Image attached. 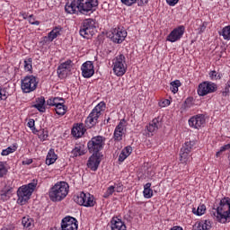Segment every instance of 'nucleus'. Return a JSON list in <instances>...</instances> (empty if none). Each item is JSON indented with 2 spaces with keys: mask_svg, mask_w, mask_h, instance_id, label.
Segmentation results:
<instances>
[{
  "mask_svg": "<svg viewBox=\"0 0 230 230\" xmlns=\"http://www.w3.org/2000/svg\"><path fill=\"white\" fill-rule=\"evenodd\" d=\"M31 222H33V220L31 218H30L29 217H24L22 219V224L23 226V227H26L28 229V227H31Z\"/></svg>",
  "mask_w": 230,
  "mask_h": 230,
  "instance_id": "obj_38",
  "label": "nucleus"
},
{
  "mask_svg": "<svg viewBox=\"0 0 230 230\" xmlns=\"http://www.w3.org/2000/svg\"><path fill=\"white\" fill-rule=\"evenodd\" d=\"M159 105L161 107H168V105H170V100L164 99V101L159 102Z\"/></svg>",
  "mask_w": 230,
  "mask_h": 230,
  "instance_id": "obj_49",
  "label": "nucleus"
},
{
  "mask_svg": "<svg viewBox=\"0 0 230 230\" xmlns=\"http://www.w3.org/2000/svg\"><path fill=\"white\" fill-rule=\"evenodd\" d=\"M211 229V221L209 219L201 220L193 226V230H209Z\"/></svg>",
  "mask_w": 230,
  "mask_h": 230,
  "instance_id": "obj_25",
  "label": "nucleus"
},
{
  "mask_svg": "<svg viewBox=\"0 0 230 230\" xmlns=\"http://www.w3.org/2000/svg\"><path fill=\"white\" fill-rule=\"evenodd\" d=\"M122 4H125L126 6H132V4H135V3H137V0H120Z\"/></svg>",
  "mask_w": 230,
  "mask_h": 230,
  "instance_id": "obj_46",
  "label": "nucleus"
},
{
  "mask_svg": "<svg viewBox=\"0 0 230 230\" xmlns=\"http://www.w3.org/2000/svg\"><path fill=\"white\" fill-rule=\"evenodd\" d=\"M166 3L169 6H175L179 3V0H166Z\"/></svg>",
  "mask_w": 230,
  "mask_h": 230,
  "instance_id": "obj_52",
  "label": "nucleus"
},
{
  "mask_svg": "<svg viewBox=\"0 0 230 230\" xmlns=\"http://www.w3.org/2000/svg\"><path fill=\"white\" fill-rule=\"evenodd\" d=\"M192 213L197 215V217H202L206 213V205L202 204L198 207V208H192Z\"/></svg>",
  "mask_w": 230,
  "mask_h": 230,
  "instance_id": "obj_35",
  "label": "nucleus"
},
{
  "mask_svg": "<svg viewBox=\"0 0 230 230\" xmlns=\"http://www.w3.org/2000/svg\"><path fill=\"white\" fill-rule=\"evenodd\" d=\"M102 111H105V102H101L94 107V109L85 119L86 128H93V127H94V125L98 123V119L100 118V116H102Z\"/></svg>",
  "mask_w": 230,
  "mask_h": 230,
  "instance_id": "obj_4",
  "label": "nucleus"
},
{
  "mask_svg": "<svg viewBox=\"0 0 230 230\" xmlns=\"http://www.w3.org/2000/svg\"><path fill=\"white\" fill-rule=\"evenodd\" d=\"M206 30V25L202 24L199 26V31L202 33Z\"/></svg>",
  "mask_w": 230,
  "mask_h": 230,
  "instance_id": "obj_56",
  "label": "nucleus"
},
{
  "mask_svg": "<svg viewBox=\"0 0 230 230\" xmlns=\"http://www.w3.org/2000/svg\"><path fill=\"white\" fill-rule=\"evenodd\" d=\"M55 111L58 116H64L67 112V106L64 105V102L58 104L55 108Z\"/></svg>",
  "mask_w": 230,
  "mask_h": 230,
  "instance_id": "obj_34",
  "label": "nucleus"
},
{
  "mask_svg": "<svg viewBox=\"0 0 230 230\" xmlns=\"http://www.w3.org/2000/svg\"><path fill=\"white\" fill-rule=\"evenodd\" d=\"M72 157H80L87 154V149L84 144H76L75 148L71 151Z\"/></svg>",
  "mask_w": 230,
  "mask_h": 230,
  "instance_id": "obj_22",
  "label": "nucleus"
},
{
  "mask_svg": "<svg viewBox=\"0 0 230 230\" xmlns=\"http://www.w3.org/2000/svg\"><path fill=\"white\" fill-rule=\"evenodd\" d=\"M212 215L216 217L220 224H226L230 218V199L223 198L220 200L219 206L216 208H213Z\"/></svg>",
  "mask_w": 230,
  "mask_h": 230,
  "instance_id": "obj_1",
  "label": "nucleus"
},
{
  "mask_svg": "<svg viewBox=\"0 0 230 230\" xmlns=\"http://www.w3.org/2000/svg\"><path fill=\"white\" fill-rule=\"evenodd\" d=\"M114 191H116V187L115 186L111 185V186L108 187L107 190L103 194V198L104 199H109L111 197V195H112V193H114Z\"/></svg>",
  "mask_w": 230,
  "mask_h": 230,
  "instance_id": "obj_39",
  "label": "nucleus"
},
{
  "mask_svg": "<svg viewBox=\"0 0 230 230\" xmlns=\"http://www.w3.org/2000/svg\"><path fill=\"white\" fill-rule=\"evenodd\" d=\"M195 146V141H187L182 145V147L180 151V161L185 164H188L190 161V154H191V150Z\"/></svg>",
  "mask_w": 230,
  "mask_h": 230,
  "instance_id": "obj_11",
  "label": "nucleus"
},
{
  "mask_svg": "<svg viewBox=\"0 0 230 230\" xmlns=\"http://www.w3.org/2000/svg\"><path fill=\"white\" fill-rule=\"evenodd\" d=\"M100 163H102L100 155L93 154L88 159L87 166L92 170V172H96V170H98V166H100Z\"/></svg>",
  "mask_w": 230,
  "mask_h": 230,
  "instance_id": "obj_20",
  "label": "nucleus"
},
{
  "mask_svg": "<svg viewBox=\"0 0 230 230\" xmlns=\"http://www.w3.org/2000/svg\"><path fill=\"white\" fill-rule=\"evenodd\" d=\"M39 112H46V99L44 96L36 98V103L32 105Z\"/></svg>",
  "mask_w": 230,
  "mask_h": 230,
  "instance_id": "obj_24",
  "label": "nucleus"
},
{
  "mask_svg": "<svg viewBox=\"0 0 230 230\" xmlns=\"http://www.w3.org/2000/svg\"><path fill=\"white\" fill-rule=\"evenodd\" d=\"M32 62H33V60L31 59V58H29L24 60V69H25V71H31Z\"/></svg>",
  "mask_w": 230,
  "mask_h": 230,
  "instance_id": "obj_40",
  "label": "nucleus"
},
{
  "mask_svg": "<svg viewBox=\"0 0 230 230\" xmlns=\"http://www.w3.org/2000/svg\"><path fill=\"white\" fill-rule=\"evenodd\" d=\"M1 100H6L8 96L6 95V91L4 89H0Z\"/></svg>",
  "mask_w": 230,
  "mask_h": 230,
  "instance_id": "obj_50",
  "label": "nucleus"
},
{
  "mask_svg": "<svg viewBox=\"0 0 230 230\" xmlns=\"http://www.w3.org/2000/svg\"><path fill=\"white\" fill-rule=\"evenodd\" d=\"M22 19H28V14L26 13H21Z\"/></svg>",
  "mask_w": 230,
  "mask_h": 230,
  "instance_id": "obj_57",
  "label": "nucleus"
},
{
  "mask_svg": "<svg viewBox=\"0 0 230 230\" xmlns=\"http://www.w3.org/2000/svg\"><path fill=\"white\" fill-rule=\"evenodd\" d=\"M148 3V0H137V5L143 6V4H146Z\"/></svg>",
  "mask_w": 230,
  "mask_h": 230,
  "instance_id": "obj_54",
  "label": "nucleus"
},
{
  "mask_svg": "<svg viewBox=\"0 0 230 230\" xmlns=\"http://www.w3.org/2000/svg\"><path fill=\"white\" fill-rule=\"evenodd\" d=\"M105 137L96 136L91 138L87 143V148L90 154L100 155V152L105 146Z\"/></svg>",
  "mask_w": 230,
  "mask_h": 230,
  "instance_id": "obj_5",
  "label": "nucleus"
},
{
  "mask_svg": "<svg viewBox=\"0 0 230 230\" xmlns=\"http://www.w3.org/2000/svg\"><path fill=\"white\" fill-rule=\"evenodd\" d=\"M65 12L66 13H78V0H73L71 2H67L65 5Z\"/></svg>",
  "mask_w": 230,
  "mask_h": 230,
  "instance_id": "obj_23",
  "label": "nucleus"
},
{
  "mask_svg": "<svg viewBox=\"0 0 230 230\" xmlns=\"http://www.w3.org/2000/svg\"><path fill=\"white\" fill-rule=\"evenodd\" d=\"M60 31H61V29L58 27H56L55 29H53L48 35L49 40H50V42H53V40H55L57 37L60 36Z\"/></svg>",
  "mask_w": 230,
  "mask_h": 230,
  "instance_id": "obj_33",
  "label": "nucleus"
},
{
  "mask_svg": "<svg viewBox=\"0 0 230 230\" xmlns=\"http://www.w3.org/2000/svg\"><path fill=\"white\" fill-rule=\"evenodd\" d=\"M184 31H186V29L184 28V26L181 25L178 28L173 29L170 32V34L166 38V40H168L169 42H177V40H181V39H182Z\"/></svg>",
  "mask_w": 230,
  "mask_h": 230,
  "instance_id": "obj_15",
  "label": "nucleus"
},
{
  "mask_svg": "<svg viewBox=\"0 0 230 230\" xmlns=\"http://www.w3.org/2000/svg\"><path fill=\"white\" fill-rule=\"evenodd\" d=\"M61 230H78V221L71 216L64 217L61 222Z\"/></svg>",
  "mask_w": 230,
  "mask_h": 230,
  "instance_id": "obj_13",
  "label": "nucleus"
},
{
  "mask_svg": "<svg viewBox=\"0 0 230 230\" xmlns=\"http://www.w3.org/2000/svg\"><path fill=\"white\" fill-rule=\"evenodd\" d=\"M127 121L125 119H121L119 123L115 128L113 133V139L114 141H121L123 139V136H125V127Z\"/></svg>",
  "mask_w": 230,
  "mask_h": 230,
  "instance_id": "obj_17",
  "label": "nucleus"
},
{
  "mask_svg": "<svg viewBox=\"0 0 230 230\" xmlns=\"http://www.w3.org/2000/svg\"><path fill=\"white\" fill-rule=\"evenodd\" d=\"M189 125L192 128H201V127L206 125V116L202 114H198L196 116L191 117L189 119Z\"/></svg>",
  "mask_w": 230,
  "mask_h": 230,
  "instance_id": "obj_16",
  "label": "nucleus"
},
{
  "mask_svg": "<svg viewBox=\"0 0 230 230\" xmlns=\"http://www.w3.org/2000/svg\"><path fill=\"white\" fill-rule=\"evenodd\" d=\"M192 102H193V98L191 97L187 98L183 104L184 109H190V107H191L192 105Z\"/></svg>",
  "mask_w": 230,
  "mask_h": 230,
  "instance_id": "obj_44",
  "label": "nucleus"
},
{
  "mask_svg": "<svg viewBox=\"0 0 230 230\" xmlns=\"http://www.w3.org/2000/svg\"><path fill=\"white\" fill-rule=\"evenodd\" d=\"M215 91H217V84L215 83L203 82L198 87L199 96H207V94H211Z\"/></svg>",
  "mask_w": 230,
  "mask_h": 230,
  "instance_id": "obj_12",
  "label": "nucleus"
},
{
  "mask_svg": "<svg viewBox=\"0 0 230 230\" xmlns=\"http://www.w3.org/2000/svg\"><path fill=\"white\" fill-rule=\"evenodd\" d=\"M111 230H127L125 222H122L118 217H113L111 220Z\"/></svg>",
  "mask_w": 230,
  "mask_h": 230,
  "instance_id": "obj_21",
  "label": "nucleus"
},
{
  "mask_svg": "<svg viewBox=\"0 0 230 230\" xmlns=\"http://www.w3.org/2000/svg\"><path fill=\"white\" fill-rule=\"evenodd\" d=\"M31 128L33 134H35V132H37V129H35V127L34 128Z\"/></svg>",
  "mask_w": 230,
  "mask_h": 230,
  "instance_id": "obj_60",
  "label": "nucleus"
},
{
  "mask_svg": "<svg viewBox=\"0 0 230 230\" xmlns=\"http://www.w3.org/2000/svg\"><path fill=\"white\" fill-rule=\"evenodd\" d=\"M28 127L29 128H33L35 127V120L33 119H31L29 122H28Z\"/></svg>",
  "mask_w": 230,
  "mask_h": 230,
  "instance_id": "obj_53",
  "label": "nucleus"
},
{
  "mask_svg": "<svg viewBox=\"0 0 230 230\" xmlns=\"http://www.w3.org/2000/svg\"><path fill=\"white\" fill-rule=\"evenodd\" d=\"M64 103V99L60 97H52L47 101V105L49 107H57Z\"/></svg>",
  "mask_w": 230,
  "mask_h": 230,
  "instance_id": "obj_30",
  "label": "nucleus"
},
{
  "mask_svg": "<svg viewBox=\"0 0 230 230\" xmlns=\"http://www.w3.org/2000/svg\"><path fill=\"white\" fill-rule=\"evenodd\" d=\"M159 119H154L152 122H150L149 125L147 126L148 132H155L156 130L159 129Z\"/></svg>",
  "mask_w": 230,
  "mask_h": 230,
  "instance_id": "obj_32",
  "label": "nucleus"
},
{
  "mask_svg": "<svg viewBox=\"0 0 230 230\" xmlns=\"http://www.w3.org/2000/svg\"><path fill=\"white\" fill-rule=\"evenodd\" d=\"M181 84L180 80H175L171 83V91L173 93V94H176V93H179V87H181Z\"/></svg>",
  "mask_w": 230,
  "mask_h": 230,
  "instance_id": "obj_36",
  "label": "nucleus"
},
{
  "mask_svg": "<svg viewBox=\"0 0 230 230\" xmlns=\"http://www.w3.org/2000/svg\"><path fill=\"white\" fill-rule=\"evenodd\" d=\"M170 230H182V227H181V226H173Z\"/></svg>",
  "mask_w": 230,
  "mask_h": 230,
  "instance_id": "obj_59",
  "label": "nucleus"
},
{
  "mask_svg": "<svg viewBox=\"0 0 230 230\" xmlns=\"http://www.w3.org/2000/svg\"><path fill=\"white\" fill-rule=\"evenodd\" d=\"M13 188L10 186H5L0 193L1 199L2 200H8V199H10V197H12V191H13Z\"/></svg>",
  "mask_w": 230,
  "mask_h": 230,
  "instance_id": "obj_29",
  "label": "nucleus"
},
{
  "mask_svg": "<svg viewBox=\"0 0 230 230\" xmlns=\"http://www.w3.org/2000/svg\"><path fill=\"white\" fill-rule=\"evenodd\" d=\"M31 163H33L32 159H26L22 161V164H31Z\"/></svg>",
  "mask_w": 230,
  "mask_h": 230,
  "instance_id": "obj_55",
  "label": "nucleus"
},
{
  "mask_svg": "<svg viewBox=\"0 0 230 230\" xmlns=\"http://www.w3.org/2000/svg\"><path fill=\"white\" fill-rule=\"evenodd\" d=\"M57 159H58V156H57V154H55V149H49L46 158V164L49 166L55 164Z\"/></svg>",
  "mask_w": 230,
  "mask_h": 230,
  "instance_id": "obj_28",
  "label": "nucleus"
},
{
  "mask_svg": "<svg viewBox=\"0 0 230 230\" xmlns=\"http://www.w3.org/2000/svg\"><path fill=\"white\" fill-rule=\"evenodd\" d=\"M110 119H111V118H108V119H106V123H109Z\"/></svg>",
  "mask_w": 230,
  "mask_h": 230,
  "instance_id": "obj_61",
  "label": "nucleus"
},
{
  "mask_svg": "<svg viewBox=\"0 0 230 230\" xmlns=\"http://www.w3.org/2000/svg\"><path fill=\"white\" fill-rule=\"evenodd\" d=\"M48 131H44V129L40 131V139L42 141H46L48 139Z\"/></svg>",
  "mask_w": 230,
  "mask_h": 230,
  "instance_id": "obj_48",
  "label": "nucleus"
},
{
  "mask_svg": "<svg viewBox=\"0 0 230 230\" xmlns=\"http://www.w3.org/2000/svg\"><path fill=\"white\" fill-rule=\"evenodd\" d=\"M222 96H229V93H230V84L229 83H227L226 84H225L224 89L222 90Z\"/></svg>",
  "mask_w": 230,
  "mask_h": 230,
  "instance_id": "obj_43",
  "label": "nucleus"
},
{
  "mask_svg": "<svg viewBox=\"0 0 230 230\" xmlns=\"http://www.w3.org/2000/svg\"><path fill=\"white\" fill-rule=\"evenodd\" d=\"M78 12L82 15H91L98 6V0H77Z\"/></svg>",
  "mask_w": 230,
  "mask_h": 230,
  "instance_id": "obj_6",
  "label": "nucleus"
},
{
  "mask_svg": "<svg viewBox=\"0 0 230 230\" xmlns=\"http://www.w3.org/2000/svg\"><path fill=\"white\" fill-rule=\"evenodd\" d=\"M15 152V147H7L2 151V155H10V154H13Z\"/></svg>",
  "mask_w": 230,
  "mask_h": 230,
  "instance_id": "obj_42",
  "label": "nucleus"
},
{
  "mask_svg": "<svg viewBox=\"0 0 230 230\" xmlns=\"http://www.w3.org/2000/svg\"><path fill=\"white\" fill-rule=\"evenodd\" d=\"M211 80H220V75L217 71H211L209 73Z\"/></svg>",
  "mask_w": 230,
  "mask_h": 230,
  "instance_id": "obj_45",
  "label": "nucleus"
},
{
  "mask_svg": "<svg viewBox=\"0 0 230 230\" xmlns=\"http://www.w3.org/2000/svg\"><path fill=\"white\" fill-rule=\"evenodd\" d=\"M29 22L30 24H32L34 26H39V24H40V22L35 21V18H33V14H31L29 16Z\"/></svg>",
  "mask_w": 230,
  "mask_h": 230,
  "instance_id": "obj_47",
  "label": "nucleus"
},
{
  "mask_svg": "<svg viewBox=\"0 0 230 230\" xmlns=\"http://www.w3.org/2000/svg\"><path fill=\"white\" fill-rule=\"evenodd\" d=\"M2 230H13V227L12 226H4L2 228Z\"/></svg>",
  "mask_w": 230,
  "mask_h": 230,
  "instance_id": "obj_58",
  "label": "nucleus"
},
{
  "mask_svg": "<svg viewBox=\"0 0 230 230\" xmlns=\"http://www.w3.org/2000/svg\"><path fill=\"white\" fill-rule=\"evenodd\" d=\"M82 75L84 78H91L94 75V65L93 61H86L81 67Z\"/></svg>",
  "mask_w": 230,
  "mask_h": 230,
  "instance_id": "obj_19",
  "label": "nucleus"
},
{
  "mask_svg": "<svg viewBox=\"0 0 230 230\" xmlns=\"http://www.w3.org/2000/svg\"><path fill=\"white\" fill-rule=\"evenodd\" d=\"M71 64H73V61L71 59H67L58 66V75L59 78H66V76H67V74L71 71Z\"/></svg>",
  "mask_w": 230,
  "mask_h": 230,
  "instance_id": "obj_18",
  "label": "nucleus"
},
{
  "mask_svg": "<svg viewBox=\"0 0 230 230\" xmlns=\"http://www.w3.org/2000/svg\"><path fill=\"white\" fill-rule=\"evenodd\" d=\"M113 73L116 76H123L127 73V58L120 54L113 59Z\"/></svg>",
  "mask_w": 230,
  "mask_h": 230,
  "instance_id": "obj_9",
  "label": "nucleus"
},
{
  "mask_svg": "<svg viewBox=\"0 0 230 230\" xmlns=\"http://www.w3.org/2000/svg\"><path fill=\"white\" fill-rule=\"evenodd\" d=\"M144 197L145 199H152L154 197V190H152V183L147 182L144 185Z\"/></svg>",
  "mask_w": 230,
  "mask_h": 230,
  "instance_id": "obj_31",
  "label": "nucleus"
},
{
  "mask_svg": "<svg viewBox=\"0 0 230 230\" xmlns=\"http://www.w3.org/2000/svg\"><path fill=\"white\" fill-rule=\"evenodd\" d=\"M94 30H96V22L89 18L82 22L79 33L84 39H91L94 35Z\"/></svg>",
  "mask_w": 230,
  "mask_h": 230,
  "instance_id": "obj_7",
  "label": "nucleus"
},
{
  "mask_svg": "<svg viewBox=\"0 0 230 230\" xmlns=\"http://www.w3.org/2000/svg\"><path fill=\"white\" fill-rule=\"evenodd\" d=\"M68 193L69 184L66 181H58L50 189L49 196L52 202H60L67 197Z\"/></svg>",
  "mask_w": 230,
  "mask_h": 230,
  "instance_id": "obj_2",
  "label": "nucleus"
},
{
  "mask_svg": "<svg viewBox=\"0 0 230 230\" xmlns=\"http://www.w3.org/2000/svg\"><path fill=\"white\" fill-rule=\"evenodd\" d=\"M112 42L115 44H121L125 39H127V31L118 27L112 30L111 37Z\"/></svg>",
  "mask_w": 230,
  "mask_h": 230,
  "instance_id": "obj_14",
  "label": "nucleus"
},
{
  "mask_svg": "<svg viewBox=\"0 0 230 230\" xmlns=\"http://www.w3.org/2000/svg\"><path fill=\"white\" fill-rule=\"evenodd\" d=\"M74 201L79 206H84V208H94L96 200H94V196L91 193L80 192L74 196Z\"/></svg>",
  "mask_w": 230,
  "mask_h": 230,
  "instance_id": "obj_8",
  "label": "nucleus"
},
{
  "mask_svg": "<svg viewBox=\"0 0 230 230\" xmlns=\"http://www.w3.org/2000/svg\"><path fill=\"white\" fill-rule=\"evenodd\" d=\"M225 40H230V25L223 28L222 32L220 33Z\"/></svg>",
  "mask_w": 230,
  "mask_h": 230,
  "instance_id": "obj_37",
  "label": "nucleus"
},
{
  "mask_svg": "<svg viewBox=\"0 0 230 230\" xmlns=\"http://www.w3.org/2000/svg\"><path fill=\"white\" fill-rule=\"evenodd\" d=\"M114 187H115V191H117V193H121V191H123V184L119 183Z\"/></svg>",
  "mask_w": 230,
  "mask_h": 230,
  "instance_id": "obj_51",
  "label": "nucleus"
},
{
  "mask_svg": "<svg viewBox=\"0 0 230 230\" xmlns=\"http://www.w3.org/2000/svg\"><path fill=\"white\" fill-rule=\"evenodd\" d=\"M38 182L39 181L34 179L31 181V183L23 185L18 189L17 202L18 204H20V206H24V204H26L30 200L33 191H35V189L37 188Z\"/></svg>",
  "mask_w": 230,
  "mask_h": 230,
  "instance_id": "obj_3",
  "label": "nucleus"
},
{
  "mask_svg": "<svg viewBox=\"0 0 230 230\" xmlns=\"http://www.w3.org/2000/svg\"><path fill=\"white\" fill-rule=\"evenodd\" d=\"M130 154H132V146H128L124 147L119 155V162L123 163V161H125V159H127Z\"/></svg>",
  "mask_w": 230,
  "mask_h": 230,
  "instance_id": "obj_27",
  "label": "nucleus"
},
{
  "mask_svg": "<svg viewBox=\"0 0 230 230\" xmlns=\"http://www.w3.org/2000/svg\"><path fill=\"white\" fill-rule=\"evenodd\" d=\"M84 134H85V129L84 128V124H76V126H75L72 128V136H74V137H82V136H84Z\"/></svg>",
  "mask_w": 230,
  "mask_h": 230,
  "instance_id": "obj_26",
  "label": "nucleus"
},
{
  "mask_svg": "<svg viewBox=\"0 0 230 230\" xmlns=\"http://www.w3.org/2000/svg\"><path fill=\"white\" fill-rule=\"evenodd\" d=\"M39 82L34 75H27L21 81V89L22 93H33L37 89Z\"/></svg>",
  "mask_w": 230,
  "mask_h": 230,
  "instance_id": "obj_10",
  "label": "nucleus"
},
{
  "mask_svg": "<svg viewBox=\"0 0 230 230\" xmlns=\"http://www.w3.org/2000/svg\"><path fill=\"white\" fill-rule=\"evenodd\" d=\"M8 173V169L4 166V163L0 162V177L6 175Z\"/></svg>",
  "mask_w": 230,
  "mask_h": 230,
  "instance_id": "obj_41",
  "label": "nucleus"
}]
</instances>
